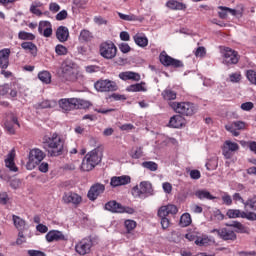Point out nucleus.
I'll use <instances>...</instances> for the list:
<instances>
[{"label": "nucleus", "mask_w": 256, "mask_h": 256, "mask_svg": "<svg viewBox=\"0 0 256 256\" xmlns=\"http://www.w3.org/2000/svg\"><path fill=\"white\" fill-rule=\"evenodd\" d=\"M43 143L50 149L48 151L50 157H59L65 150V140L57 133H53L50 137H45Z\"/></svg>", "instance_id": "f257e3e1"}, {"label": "nucleus", "mask_w": 256, "mask_h": 256, "mask_svg": "<svg viewBox=\"0 0 256 256\" xmlns=\"http://www.w3.org/2000/svg\"><path fill=\"white\" fill-rule=\"evenodd\" d=\"M103 159V148L96 147L88 152L82 160L81 170L82 171H93L96 165H99Z\"/></svg>", "instance_id": "f03ea898"}, {"label": "nucleus", "mask_w": 256, "mask_h": 256, "mask_svg": "<svg viewBox=\"0 0 256 256\" xmlns=\"http://www.w3.org/2000/svg\"><path fill=\"white\" fill-rule=\"evenodd\" d=\"M171 109L178 113V115H182V117H193L199 108L193 102L184 101V102H170L169 103Z\"/></svg>", "instance_id": "7ed1b4c3"}, {"label": "nucleus", "mask_w": 256, "mask_h": 256, "mask_svg": "<svg viewBox=\"0 0 256 256\" xmlns=\"http://www.w3.org/2000/svg\"><path fill=\"white\" fill-rule=\"evenodd\" d=\"M47 157V154L39 148H34L29 152V161L26 164V169L33 171L37 165H41V161Z\"/></svg>", "instance_id": "20e7f679"}, {"label": "nucleus", "mask_w": 256, "mask_h": 256, "mask_svg": "<svg viewBox=\"0 0 256 256\" xmlns=\"http://www.w3.org/2000/svg\"><path fill=\"white\" fill-rule=\"evenodd\" d=\"M99 53L104 59H115L117 57V46L113 41H104L99 46Z\"/></svg>", "instance_id": "39448f33"}, {"label": "nucleus", "mask_w": 256, "mask_h": 256, "mask_svg": "<svg viewBox=\"0 0 256 256\" xmlns=\"http://www.w3.org/2000/svg\"><path fill=\"white\" fill-rule=\"evenodd\" d=\"M79 71L77 70V64L71 61H65L62 64V75L66 81H77V75Z\"/></svg>", "instance_id": "423d86ee"}, {"label": "nucleus", "mask_w": 256, "mask_h": 256, "mask_svg": "<svg viewBox=\"0 0 256 256\" xmlns=\"http://www.w3.org/2000/svg\"><path fill=\"white\" fill-rule=\"evenodd\" d=\"M229 219H247L248 221H256V213L253 211L245 212L239 209H229L226 213Z\"/></svg>", "instance_id": "0eeeda50"}, {"label": "nucleus", "mask_w": 256, "mask_h": 256, "mask_svg": "<svg viewBox=\"0 0 256 256\" xmlns=\"http://www.w3.org/2000/svg\"><path fill=\"white\" fill-rule=\"evenodd\" d=\"M222 63L224 65H237L239 63V52L229 47L222 51Z\"/></svg>", "instance_id": "6e6552de"}, {"label": "nucleus", "mask_w": 256, "mask_h": 256, "mask_svg": "<svg viewBox=\"0 0 256 256\" xmlns=\"http://www.w3.org/2000/svg\"><path fill=\"white\" fill-rule=\"evenodd\" d=\"M160 63L164 65V67H173L174 69H179L184 67V64L181 60H177L167 54V52L163 51L160 56Z\"/></svg>", "instance_id": "1a4fd4ad"}, {"label": "nucleus", "mask_w": 256, "mask_h": 256, "mask_svg": "<svg viewBox=\"0 0 256 256\" xmlns=\"http://www.w3.org/2000/svg\"><path fill=\"white\" fill-rule=\"evenodd\" d=\"M134 197H141V195H153V184L149 181H142L139 186L132 189Z\"/></svg>", "instance_id": "9d476101"}, {"label": "nucleus", "mask_w": 256, "mask_h": 256, "mask_svg": "<svg viewBox=\"0 0 256 256\" xmlns=\"http://www.w3.org/2000/svg\"><path fill=\"white\" fill-rule=\"evenodd\" d=\"M94 87L100 93H109L110 91H117V83L111 80H98Z\"/></svg>", "instance_id": "9b49d317"}, {"label": "nucleus", "mask_w": 256, "mask_h": 256, "mask_svg": "<svg viewBox=\"0 0 256 256\" xmlns=\"http://www.w3.org/2000/svg\"><path fill=\"white\" fill-rule=\"evenodd\" d=\"M239 151V144L226 140L222 146V155L224 159H233L235 152Z\"/></svg>", "instance_id": "f8f14e48"}, {"label": "nucleus", "mask_w": 256, "mask_h": 256, "mask_svg": "<svg viewBox=\"0 0 256 256\" xmlns=\"http://www.w3.org/2000/svg\"><path fill=\"white\" fill-rule=\"evenodd\" d=\"M91 247H93V240L91 238H84L76 243L75 251L78 255H87L91 253Z\"/></svg>", "instance_id": "ddd939ff"}, {"label": "nucleus", "mask_w": 256, "mask_h": 256, "mask_svg": "<svg viewBox=\"0 0 256 256\" xmlns=\"http://www.w3.org/2000/svg\"><path fill=\"white\" fill-rule=\"evenodd\" d=\"M63 203L66 205L72 204L74 207H79L83 203V197L75 192L64 193L62 197Z\"/></svg>", "instance_id": "4468645a"}, {"label": "nucleus", "mask_w": 256, "mask_h": 256, "mask_svg": "<svg viewBox=\"0 0 256 256\" xmlns=\"http://www.w3.org/2000/svg\"><path fill=\"white\" fill-rule=\"evenodd\" d=\"M103 193H105V185L101 183H95L90 187L87 197L90 201H97V198L100 195H103Z\"/></svg>", "instance_id": "2eb2a0df"}, {"label": "nucleus", "mask_w": 256, "mask_h": 256, "mask_svg": "<svg viewBox=\"0 0 256 256\" xmlns=\"http://www.w3.org/2000/svg\"><path fill=\"white\" fill-rule=\"evenodd\" d=\"M210 233H217V235L220 236V239H223L224 241H235V239H237L235 231L227 228L213 229Z\"/></svg>", "instance_id": "dca6fc26"}, {"label": "nucleus", "mask_w": 256, "mask_h": 256, "mask_svg": "<svg viewBox=\"0 0 256 256\" xmlns=\"http://www.w3.org/2000/svg\"><path fill=\"white\" fill-rule=\"evenodd\" d=\"M77 98H62L58 101V105L62 111L69 112L76 109Z\"/></svg>", "instance_id": "f3484780"}, {"label": "nucleus", "mask_w": 256, "mask_h": 256, "mask_svg": "<svg viewBox=\"0 0 256 256\" xmlns=\"http://www.w3.org/2000/svg\"><path fill=\"white\" fill-rule=\"evenodd\" d=\"M178 212L179 209L177 208V206L173 204H168L159 208L158 217L167 218L168 215H177Z\"/></svg>", "instance_id": "a211bd4d"}, {"label": "nucleus", "mask_w": 256, "mask_h": 256, "mask_svg": "<svg viewBox=\"0 0 256 256\" xmlns=\"http://www.w3.org/2000/svg\"><path fill=\"white\" fill-rule=\"evenodd\" d=\"M131 183V176H113L110 180L111 187H121L123 185H129Z\"/></svg>", "instance_id": "6ab92c4d"}, {"label": "nucleus", "mask_w": 256, "mask_h": 256, "mask_svg": "<svg viewBox=\"0 0 256 256\" xmlns=\"http://www.w3.org/2000/svg\"><path fill=\"white\" fill-rule=\"evenodd\" d=\"M38 33L43 37H51L53 35V25L49 21H40L38 26Z\"/></svg>", "instance_id": "aec40b11"}, {"label": "nucleus", "mask_w": 256, "mask_h": 256, "mask_svg": "<svg viewBox=\"0 0 256 256\" xmlns=\"http://www.w3.org/2000/svg\"><path fill=\"white\" fill-rule=\"evenodd\" d=\"M46 241L53 243V241H67L65 234L58 230H51L46 234Z\"/></svg>", "instance_id": "412c9836"}, {"label": "nucleus", "mask_w": 256, "mask_h": 256, "mask_svg": "<svg viewBox=\"0 0 256 256\" xmlns=\"http://www.w3.org/2000/svg\"><path fill=\"white\" fill-rule=\"evenodd\" d=\"M9 55H11L9 48H4L0 51V69H7L9 67Z\"/></svg>", "instance_id": "4be33fe9"}, {"label": "nucleus", "mask_w": 256, "mask_h": 256, "mask_svg": "<svg viewBox=\"0 0 256 256\" xmlns=\"http://www.w3.org/2000/svg\"><path fill=\"white\" fill-rule=\"evenodd\" d=\"M119 78L122 81H141V74L132 71L121 72Z\"/></svg>", "instance_id": "5701e85b"}, {"label": "nucleus", "mask_w": 256, "mask_h": 256, "mask_svg": "<svg viewBox=\"0 0 256 256\" xmlns=\"http://www.w3.org/2000/svg\"><path fill=\"white\" fill-rule=\"evenodd\" d=\"M185 125V118L181 114L174 115L170 118L169 126L173 129H179Z\"/></svg>", "instance_id": "b1692460"}, {"label": "nucleus", "mask_w": 256, "mask_h": 256, "mask_svg": "<svg viewBox=\"0 0 256 256\" xmlns=\"http://www.w3.org/2000/svg\"><path fill=\"white\" fill-rule=\"evenodd\" d=\"M56 38L60 43H65L69 39V28L66 26H60L56 30Z\"/></svg>", "instance_id": "393cba45"}, {"label": "nucleus", "mask_w": 256, "mask_h": 256, "mask_svg": "<svg viewBox=\"0 0 256 256\" xmlns=\"http://www.w3.org/2000/svg\"><path fill=\"white\" fill-rule=\"evenodd\" d=\"M166 7L171 9L172 11H185L187 9V5L183 4V2H179L177 0H169L166 2Z\"/></svg>", "instance_id": "a878e982"}, {"label": "nucleus", "mask_w": 256, "mask_h": 256, "mask_svg": "<svg viewBox=\"0 0 256 256\" xmlns=\"http://www.w3.org/2000/svg\"><path fill=\"white\" fill-rule=\"evenodd\" d=\"M13 125H17V127H21V125L19 124V120L15 116L12 117L11 121L6 120L4 123L5 129L8 131L10 135H15V128L13 127Z\"/></svg>", "instance_id": "bb28decb"}, {"label": "nucleus", "mask_w": 256, "mask_h": 256, "mask_svg": "<svg viewBox=\"0 0 256 256\" xmlns=\"http://www.w3.org/2000/svg\"><path fill=\"white\" fill-rule=\"evenodd\" d=\"M122 206L123 205H121V203L115 200H111L105 204V209L111 213H121Z\"/></svg>", "instance_id": "cd10ccee"}, {"label": "nucleus", "mask_w": 256, "mask_h": 256, "mask_svg": "<svg viewBox=\"0 0 256 256\" xmlns=\"http://www.w3.org/2000/svg\"><path fill=\"white\" fill-rule=\"evenodd\" d=\"M134 43L138 45V47H147L149 45V39L145 34L137 33L136 35L133 36Z\"/></svg>", "instance_id": "c85d7f7f"}, {"label": "nucleus", "mask_w": 256, "mask_h": 256, "mask_svg": "<svg viewBox=\"0 0 256 256\" xmlns=\"http://www.w3.org/2000/svg\"><path fill=\"white\" fill-rule=\"evenodd\" d=\"M21 47H22V49H24V51H27L28 53H30L32 57H37L38 49H37V45H35V43L22 42Z\"/></svg>", "instance_id": "c756f323"}, {"label": "nucleus", "mask_w": 256, "mask_h": 256, "mask_svg": "<svg viewBox=\"0 0 256 256\" xmlns=\"http://www.w3.org/2000/svg\"><path fill=\"white\" fill-rule=\"evenodd\" d=\"M5 166L14 173H17L19 171V169L15 165V154H13L12 152L9 153L7 159H5Z\"/></svg>", "instance_id": "7c9ffc66"}, {"label": "nucleus", "mask_w": 256, "mask_h": 256, "mask_svg": "<svg viewBox=\"0 0 256 256\" xmlns=\"http://www.w3.org/2000/svg\"><path fill=\"white\" fill-rule=\"evenodd\" d=\"M145 85H147L145 82L132 84L127 87V91H129L130 93H139V92L145 93L147 92V88L145 87Z\"/></svg>", "instance_id": "2f4dec72"}, {"label": "nucleus", "mask_w": 256, "mask_h": 256, "mask_svg": "<svg viewBox=\"0 0 256 256\" xmlns=\"http://www.w3.org/2000/svg\"><path fill=\"white\" fill-rule=\"evenodd\" d=\"M195 197H197V199H200V201H203L204 199L208 201H213V199H215V196H212L211 192L205 189L197 190L195 192Z\"/></svg>", "instance_id": "473e14b6"}, {"label": "nucleus", "mask_w": 256, "mask_h": 256, "mask_svg": "<svg viewBox=\"0 0 256 256\" xmlns=\"http://www.w3.org/2000/svg\"><path fill=\"white\" fill-rule=\"evenodd\" d=\"M218 9H220V12H218L220 19H227V13H230L233 16L237 15V10L231 9L227 6H218Z\"/></svg>", "instance_id": "72a5a7b5"}, {"label": "nucleus", "mask_w": 256, "mask_h": 256, "mask_svg": "<svg viewBox=\"0 0 256 256\" xmlns=\"http://www.w3.org/2000/svg\"><path fill=\"white\" fill-rule=\"evenodd\" d=\"M12 221L16 229L19 230V232L25 231V225H27V223L25 222L24 219H22L17 215H12Z\"/></svg>", "instance_id": "f704fd0d"}, {"label": "nucleus", "mask_w": 256, "mask_h": 256, "mask_svg": "<svg viewBox=\"0 0 256 256\" xmlns=\"http://www.w3.org/2000/svg\"><path fill=\"white\" fill-rule=\"evenodd\" d=\"M57 105L55 100H43L42 102L36 104V109H54Z\"/></svg>", "instance_id": "c9c22d12"}, {"label": "nucleus", "mask_w": 256, "mask_h": 256, "mask_svg": "<svg viewBox=\"0 0 256 256\" xmlns=\"http://www.w3.org/2000/svg\"><path fill=\"white\" fill-rule=\"evenodd\" d=\"M230 227H234V229H236V233H249V228L241 224L239 221H233L230 224Z\"/></svg>", "instance_id": "e433bc0d"}, {"label": "nucleus", "mask_w": 256, "mask_h": 256, "mask_svg": "<svg viewBox=\"0 0 256 256\" xmlns=\"http://www.w3.org/2000/svg\"><path fill=\"white\" fill-rule=\"evenodd\" d=\"M162 96L165 101H175V99H177V92L171 89H166L162 92Z\"/></svg>", "instance_id": "4c0bfd02"}, {"label": "nucleus", "mask_w": 256, "mask_h": 256, "mask_svg": "<svg viewBox=\"0 0 256 256\" xmlns=\"http://www.w3.org/2000/svg\"><path fill=\"white\" fill-rule=\"evenodd\" d=\"M18 38L21 39V41H35V35L26 31H20Z\"/></svg>", "instance_id": "58836bf2"}, {"label": "nucleus", "mask_w": 256, "mask_h": 256, "mask_svg": "<svg viewBox=\"0 0 256 256\" xmlns=\"http://www.w3.org/2000/svg\"><path fill=\"white\" fill-rule=\"evenodd\" d=\"M244 207H248L251 211H256V194L250 196L244 203Z\"/></svg>", "instance_id": "ea45409f"}, {"label": "nucleus", "mask_w": 256, "mask_h": 256, "mask_svg": "<svg viewBox=\"0 0 256 256\" xmlns=\"http://www.w3.org/2000/svg\"><path fill=\"white\" fill-rule=\"evenodd\" d=\"M93 39V34L89 30H82L80 32L79 41H84V43H89Z\"/></svg>", "instance_id": "a19ab883"}, {"label": "nucleus", "mask_w": 256, "mask_h": 256, "mask_svg": "<svg viewBox=\"0 0 256 256\" xmlns=\"http://www.w3.org/2000/svg\"><path fill=\"white\" fill-rule=\"evenodd\" d=\"M38 78L42 83H46V85H49L51 83V73L49 71H42L38 74Z\"/></svg>", "instance_id": "79ce46f5"}, {"label": "nucleus", "mask_w": 256, "mask_h": 256, "mask_svg": "<svg viewBox=\"0 0 256 256\" xmlns=\"http://www.w3.org/2000/svg\"><path fill=\"white\" fill-rule=\"evenodd\" d=\"M130 157L132 159H141V157H143V147L139 146L133 148L130 152Z\"/></svg>", "instance_id": "37998d69"}, {"label": "nucleus", "mask_w": 256, "mask_h": 256, "mask_svg": "<svg viewBox=\"0 0 256 256\" xmlns=\"http://www.w3.org/2000/svg\"><path fill=\"white\" fill-rule=\"evenodd\" d=\"M191 214L189 213H184L181 217H180V225L181 227H189V225H191Z\"/></svg>", "instance_id": "c03bdc74"}, {"label": "nucleus", "mask_w": 256, "mask_h": 256, "mask_svg": "<svg viewBox=\"0 0 256 256\" xmlns=\"http://www.w3.org/2000/svg\"><path fill=\"white\" fill-rule=\"evenodd\" d=\"M76 109H89L91 107V102L83 99L76 98Z\"/></svg>", "instance_id": "a18cd8bd"}, {"label": "nucleus", "mask_w": 256, "mask_h": 256, "mask_svg": "<svg viewBox=\"0 0 256 256\" xmlns=\"http://www.w3.org/2000/svg\"><path fill=\"white\" fill-rule=\"evenodd\" d=\"M142 167L148 169V171H157V169H159V164L153 161H145L142 163Z\"/></svg>", "instance_id": "49530a36"}, {"label": "nucleus", "mask_w": 256, "mask_h": 256, "mask_svg": "<svg viewBox=\"0 0 256 256\" xmlns=\"http://www.w3.org/2000/svg\"><path fill=\"white\" fill-rule=\"evenodd\" d=\"M210 241L211 240L207 236H198L196 239V245H199V247H205L209 245Z\"/></svg>", "instance_id": "de8ad7c7"}, {"label": "nucleus", "mask_w": 256, "mask_h": 256, "mask_svg": "<svg viewBox=\"0 0 256 256\" xmlns=\"http://www.w3.org/2000/svg\"><path fill=\"white\" fill-rule=\"evenodd\" d=\"M118 17H120L122 21H138L137 16H135L134 14L127 15V14L118 12Z\"/></svg>", "instance_id": "09e8293b"}, {"label": "nucleus", "mask_w": 256, "mask_h": 256, "mask_svg": "<svg viewBox=\"0 0 256 256\" xmlns=\"http://www.w3.org/2000/svg\"><path fill=\"white\" fill-rule=\"evenodd\" d=\"M194 55L195 57H200L201 59H203V57L207 55V50L205 49V47L200 46L196 48V50L194 51Z\"/></svg>", "instance_id": "8fccbe9b"}, {"label": "nucleus", "mask_w": 256, "mask_h": 256, "mask_svg": "<svg viewBox=\"0 0 256 256\" xmlns=\"http://www.w3.org/2000/svg\"><path fill=\"white\" fill-rule=\"evenodd\" d=\"M124 225H125L128 233H131V231H133V229H135V227H137V222H135L134 220H126L124 222Z\"/></svg>", "instance_id": "3c124183"}, {"label": "nucleus", "mask_w": 256, "mask_h": 256, "mask_svg": "<svg viewBox=\"0 0 256 256\" xmlns=\"http://www.w3.org/2000/svg\"><path fill=\"white\" fill-rule=\"evenodd\" d=\"M230 126L237 129V131H243V129H245V127H247V123H245L243 121H234Z\"/></svg>", "instance_id": "603ef678"}, {"label": "nucleus", "mask_w": 256, "mask_h": 256, "mask_svg": "<svg viewBox=\"0 0 256 256\" xmlns=\"http://www.w3.org/2000/svg\"><path fill=\"white\" fill-rule=\"evenodd\" d=\"M246 77H247L248 81H250V83L252 85H254V83L256 82V72H255V70H247Z\"/></svg>", "instance_id": "864d4df0"}, {"label": "nucleus", "mask_w": 256, "mask_h": 256, "mask_svg": "<svg viewBox=\"0 0 256 256\" xmlns=\"http://www.w3.org/2000/svg\"><path fill=\"white\" fill-rule=\"evenodd\" d=\"M241 72H235L229 75V79L231 83H239L241 81Z\"/></svg>", "instance_id": "5fc2aeb1"}, {"label": "nucleus", "mask_w": 256, "mask_h": 256, "mask_svg": "<svg viewBox=\"0 0 256 256\" xmlns=\"http://www.w3.org/2000/svg\"><path fill=\"white\" fill-rule=\"evenodd\" d=\"M55 52L58 55H67V53H69V50H67V47L63 46L62 44H58L55 47Z\"/></svg>", "instance_id": "6e6d98bb"}, {"label": "nucleus", "mask_w": 256, "mask_h": 256, "mask_svg": "<svg viewBox=\"0 0 256 256\" xmlns=\"http://www.w3.org/2000/svg\"><path fill=\"white\" fill-rule=\"evenodd\" d=\"M222 203L224 205H227L228 207H231V205H233V198H231V195H229L228 193H225L222 196Z\"/></svg>", "instance_id": "4d7b16f0"}, {"label": "nucleus", "mask_w": 256, "mask_h": 256, "mask_svg": "<svg viewBox=\"0 0 256 256\" xmlns=\"http://www.w3.org/2000/svg\"><path fill=\"white\" fill-rule=\"evenodd\" d=\"M254 107L255 104H253V102H245L241 104L240 109H242V111H251Z\"/></svg>", "instance_id": "13d9d810"}, {"label": "nucleus", "mask_w": 256, "mask_h": 256, "mask_svg": "<svg viewBox=\"0 0 256 256\" xmlns=\"http://www.w3.org/2000/svg\"><path fill=\"white\" fill-rule=\"evenodd\" d=\"M162 189H163L164 193H167V195H170V193H172V191H173V185H171V183H169V182H164L162 184Z\"/></svg>", "instance_id": "bf43d9fd"}, {"label": "nucleus", "mask_w": 256, "mask_h": 256, "mask_svg": "<svg viewBox=\"0 0 256 256\" xmlns=\"http://www.w3.org/2000/svg\"><path fill=\"white\" fill-rule=\"evenodd\" d=\"M213 217L217 219V221H223V219H225V215L219 209L213 211Z\"/></svg>", "instance_id": "052dcab7"}, {"label": "nucleus", "mask_w": 256, "mask_h": 256, "mask_svg": "<svg viewBox=\"0 0 256 256\" xmlns=\"http://www.w3.org/2000/svg\"><path fill=\"white\" fill-rule=\"evenodd\" d=\"M67 10H62L56 15V21H65L67 19Z\"/></svg>", "instance_id": "680f3d73"}, {"label": "nucleus", "mask_w": 256, "mask_h": 256, "mask_svg": "<svg viewBox=\"0 0 256 256\" xmlns=\"http://www.w3.org/2000/svg\"><path fill=\"white\" fill-rule=\"evenodd\" d=\"M10 89L9 84L0 85V96L7 95Z\"/></svg>", "instance_id": "e2e57ef3"}, {"label": "nucleus", "mask_w": 256, "mask_h": 256, "mask_svg": "<svg viewBox=\"0 0 256 256\" xmlns=\"http://www.w3.org/2000/svg\"><path fill=\"white\" fill-rule=\"evenodd\" d=\"M49 10L52 12V13H58V11L61 10V6H59V4L55 3V2H52L50 3L49 5Z\"/></svg>", "instance_id": "0e129e2a"}, {"label": "nucleus", "mask_w": 256, "mask_h": 256, "mask_svg": "<svg viewBox=\"0 0 256 256\" xmlns=\"http://www.w3.org/2000/svg\"><path fill=\"white\" fill-rule=\"evenodd\" d=\"M119 49L122 53H129V51H131V46L127 43H121Z\"/></svg>", "instance_id": "69168bd1"}, {"label": "nucleus", "mask_w": 256, "mask_h": 256, "mask_svg": "<svg viewBox=\"0 0 256 256\" xmlns=\"http://www.w3.org/2000/svg\"><path fill=\"white\" fill-rule=\"evenodd\" d=\"M190 177L194 180L201 179V172L199 170H191Z\"/></svg>", "instance_id": "338daca9"}, {"label": "nucleus", "mask_w": 256, "mask_h": 256, "mask_svg": "<svg viewBox=\"0 0 256 256\" xmlns=\"http://www.w3.org/2000/svg\"><path fill=\"white\" fill-rule=\"evenodd\" d=\"M28 255L30 256H45V253L39 250H29Z\"/></svg>", "instance_id": "774afa93"}]
</instances>
